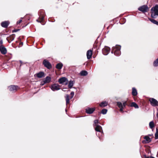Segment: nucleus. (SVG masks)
I'll return each mask as SVG.
<instances>
[{
    "instance_id": "e433bc0d",
    "label": "nucleus",
    "mask_w": 158,
    "mask_h": 158,
    "mask_svg": "<svg viewBox=\"0 0 158 158\" xmlns=\"http://www.w3.org/2000/svg\"><path fill=\"white\" fill-rule=\"evenodd\" d=\"M145 158H155L153 157L150 156H148V157H146Z\"/></svg>"
},
{
    "instance_id": "2eb2a0df",
    "label": "nucleus",
    "mask_w": 158,
    "mask_h": 158,
    "mask_svg": "<svg viewBox=\"0 0 158 158\" xmlns=\"http://www.w3.org/2000/svg\"><path fill=\"white\" fill-rule=\"evenodd\" d=\"M0 51L1 53L3 54H5L6 53L7 50L6 48L2 46L0 47Z\"/></svg>"
},
{
    "instance_id": "c756f323",
    "label": "nucleus",
    "mask_w": 158,
    "mask_h": 158,
    "mask_svg": "<svg viewBox=\"0 0 158 158\" xmlns=\"http://www.w3.org/2000/svg\"><path fill=\"white\" fill-rule=\"evenodd\" d=\"M107 110L106 109H103L102 110L101 113L103 114H106L107 112Z\"/></svg>"
},
{
    "instance_id": "37998d69",
    "label": "nucleus",
    "mask_w": 158,
    "mask_h": 158,
    "mask_svg": "<svg viewBox=\"0 0 158 158\" xmlns=\"http://www.w3.org/2000/svg\"><path fill=\"white\" fill-rule=\"evenodd\" d=\"M0 43H1V44H2V41H0Z\"/></svg>"
},
{
    "instance_id": "ea45409f",
    "label": "nucleus",
    "mask_w": 158,
    "mask_h": 158,
    "mask_svg": "<svg viewBox=\"0 0 158 158\" xmlns=\"http://www.w3.org/2000/svg\"><path fill=\"white\" fill-rule=\"evenodd\" d=\"M156 116H157V117L158 118V112L157 113Z\"/></svg>"
},
{
    "instance_id": "6e6552de",
    "label": "nucleus",
    "mask_w": 158,
    "mask_h": 158,
    "mask_svg": "<svg viewBox=\"0 0 158 158\" xmlns=\"http://www.w3.org/2000/svg\"><path fill=\"white\" fill-rule=\"evenodd\" d=\"M43 63L44 66L48 69H50L52 67V65L51 64L49 61L46 60H44Z\"/></svg>"
},
{
    "instance_id": "aec40b11",
    "label": "nucleus",
    "mask_w": 158,
    "mask_h": 158,
    "mask_svg": "<svg viewBox=\"0 0 158 158\" xmlns=\"http://www.w3.org/2000/svg\"><path fill=\"white\" fill-rule=\"evenodd\" d=\"M107 105L108 102L106 101L102 102L99 104L100 106L102 107H105Z\"/></svg>"
},
{
    "instance_id": "393cba45",
    "label": "nucleus",
    "mask_w": 158,
    "mask_h": 158,
    "mask_svg": "<svg viewBox=\"0 0 158 158\" xmlns=\"http://www.w3.org/2000/svg\"><path fill=\"white\" fill-rule=\"evenodd\" d=\"M80 74L81 76H85L87 75L88 73L86 71L83 70L81 72Z\"/></svg>"
},
{
    "instance_id": "dca6fc26",
    "label": "nucleus",
    "mask_w": 158,
    "mask_h": 158,
    "mask_svg": "<svg viewBox=\"0 0 158 158\" xmlns=\"http://www.w3.org/2000/svg\"><path fill=\"white\" fill-rule=\"evenodd\" d=\"M92 54V51L91 50H88L87 52V57L88 59H89L91 57Z\"/></svg>"
},
{
    "instance_id": "72a5a7b5",
    "label": "nucleus",
    "mask_w": 158,
    "mask_h": 158,
    "mask_svg": "<svg viewBox=\"0 0 158 158\" xmlns=\"http://www.w3.org/2000/svg\"><path fill=\"white\" fill-rule=\"evenodd\" d=\"M123 107H125V106L127 105V101H125V102H123Z\"/></svg>"
},
{
    "instance_id": "58836bf2",
    "label": "nucleus",
    "mask_w": 158,
    "mask_h": 158,
    "mask_svg": "<svg viewBox=\"0 0 158 158\" xmlns=\"http://www.w3.org/2000/svg\"><path fill=\"white\" fill-rule=\"evenodd\" d=\"M36 21H37V22H40V23L41 22H40V21H39L38 19H37V20H36Z\"/></svg>"
},
{
    "instance_id": "7ed1b4c3",
    "label": "nucleus",
    "mask_w": 158,
    "mask_h": 158,
    "mask_svg": "<svg viewBox=\"0 0 158 158\" xmlns=\"http://www.w3.org/2000/svg\"><path fill=\"white\" fill-rule=\"evenodd\" d=\"M58 81L60 84L65 85H67L68 82L67 79L65 77H63L60 78Z\"/></svg>"
},
{
    "instance_id": "1a4fd4ad",
    "label": "nucleus",
    "mask_w": 158,
    "mask_h": 158,
    "mask_svg": "<svg viewBox=\"0 0 158 158\" xmlns=\"http://www.w3.org/2000/svg\"><path fill=\"white\" fill-rule=\"evenodd\" d=\"M110 50V48L109 47H105L102 49V53L104 55H107L109 53Z\"/></svg>"
},
{
    "instance_id": "4468645a",
    "label": "nucleus",
    "mask_w": 158,
    "mask_h": 158,
    "mask_svg": "<svg viewBox=\"0 0 158 158\" xmlns=\"http://www.w3.org/2000/svg\"><path fill=\"white\" fill-rule=\"evenodd\" d=\"M9 23H10L8 21H5L1 23V25L2 27L6 28L8 26Z\"/></svg>"
},
{
    "instance_id": "5701e85b",
    "label": "nucleus",
    "mask_w": 158,
    "mask_h": 158,
    "mask_svg": "<svg viewBox=\"0 0 158 158\" xmlns=\"http://www.w3.org/2000/svg\"><path fill=\"white\" fill-rule=\"evenodd\" d=\"M44 73L43 72H40L37 74V76L38 78H41L44 76Z\"/></svg>"
},
{
    "instance_id": "bb28decb",
    "label": "nucleus",
    "mask_w": 158,
    "mask_h": 158,
    "mask_svg": "<svg viewBox=\"0 0 158 158\" xmlns=\"http://www.w3.org/2000/svg\"><path fill=\"white\" fill-rule=\"evenodd\" d=\"M73 86V82L72 81H69L68 84V87L69 88H71Z\"/></svg>"
},
{
    "instance_id": "c85d7f7f",
    "label": "nucleus",
    "mask_w": 158,
    "mask_h": 158,
    "mask_svg": "<svg viewBox=\"0 0 158 158\" xmlns=\"http://www.w3.org/2000/svg\"><path fill=\"white\" fill-rule=\"evenodd\" d=\"M149 125L151 128H152L154 127V123L153 121L149 123Z\"/></svg>"
},
{
    "instance_id": "ddd939ff",
    "label": "nucleus",
    "mask_w": 158,
    "mask_h": 158,
    "mask_svg": "<svg viewBox=\"0 0 158 158\" xmlns=\"http://www.w3.org/2000/svg\"><path fill=\"white\" fill-rule=\"evenodd\" d=\"M145 140L143 141V143H147L150 142L151 141V139L148 136H146L144 137Z\"/></svg>"
},
{
    "instance_id": "4be33fe9",
    "label": "nucleus",
    "mask_w": 158,
    "mask_h": 158,
    "mask_svg": "<svg viewBox=\"0 0 158 158\" xmlns=\"http://www.w3.org/2000/svg\"><path fill=\"white\" fill-rule=\"evenodd\" d=\"M148 19L152 23L158 25V22L152 19L148 18Z\"/></svg>"
},
{
    "instance_id": "cd10ccee",
    "label": "nucleus",
    "mask_w": 158,
    "mask_h": 158,
    "mask_svg": "<svg viewBox=\"0 0 158 158\" xmlns=\"http://www.w3.org/2000/svg\"><path fill=\"white\" fill-rule=\"evenodd\" d=\"M153 65L154 66L156 67L158 65V58L155 60L153 62Z\"/></svg>"
},
{
    "instance_id": "2f4dec72",
    "label": "nucleus",
    "mask_w": 158,
    "mask_h": 158,
    "mask_svg": "<svg viewBox=\"0 0 158 158\" xmlns=\"http://www.w3.org/2000/svg\"><path fill=\"white\" fill-rule=\"evenodd\" d=\"M40 19L42 21L43 20L44 18V16L43 15H40Z\"/></svg>"
},
{
    "instance_id": "f257e3e1",
    "label": "nucleus",
    "mask_w": 158,
    "mask_h": 158,
    "mask_svg": "<svg viewBox=\"0 0 158 158\" xmlns=\"http://www.w3.org/2000/svg\"><path fill=\"white\" fill-rule=\"evenodd\" d=\"M121 47L119 45H116L115 47H113L112 48V51L111 53H113L117 56H119L120 55V49Z\"/></svg>"
},
{
    "instance_id": "473e14b6",
    "label": "nucleus",
    "mask_w": 158,
    "mask_h": 158,
    "mask_svg": "<svg viewBox=\"0 0 158 158\" xmlns=\"http://www.w3.org/2000/svg\"><path fill=\"white\" fill-rule=\"evenodd\" d=\"M23 18H21V19L19 20L17 22V24H20L22 22V19Z\"/></svg>"
},
{
    "instance_id": "c9c22d12",
    "label": "nucleus",
    "mask_w": 158,
    "mask_h": 158,
    "mask_svg": "<svg viewBox=\"0 0 158 158\" xmlns=\"http://www.w3.org/2000/svg\"><path fill=\"white\" fill-rule=\"evenodd\" d=\"M120 108V111L123 112V109L124 107H121V108Z\"/></svg>"
},
{
    "instance_id": "a211bd4d",
    "label": "nucleus",
    "mask_w": 158,
    "mask_h": 158,
    "mask_svg": "<svg viewBox=\"0 0 158 158\" xmlns=\"http://www.w3.org/2000/svg\"><path fill=\"white\" fill-rule=\"evenodd\" d=\"M95 130L97 132V135H98L99 136L100 135H102V129H95Z\"/></svg>"
},
{
    "instance_id": "9d476101",
    "label": "nucleus",
    "mask_w": 158,
    "mask_h": 158,
    "mask_svg": "<svg viewBox=\"0 0 158 158\" xmlns=\"http://www.w3.org/2000/svg\"><path fill=\"white\" fill-rule=\"evenodd\" d=\"M95 109L94 107L91 108L88 107L85 109V112L87 114H91L93 113Z\"/></svg>"
},
{
    "instance_id": "f03ea898",
    "label": "nucleus",
    "mask_w": 158,
    "mask_h": 158,
    "mask_svg": "<svg viewBox=\"0 0 158 158\" xmlns=\"http://www.w3.org/2000/svg\"><path fill=\"white\" fill-rule=\"evenodd\" d=\"M151 16L152 18H156L158 16V6L152 7L151 9Z\"/></svg>"
},
{
    "instance_id": "20e7f679",
    "label": "nucleus",
    "mask_w": 158,
    "mask_h": 158,
    "mask_svg": "<svg viewBox=\"0 0 158 158\" xmlns=\"http://www.w3.org/2000/svg\"><path fill=\"white\" fill-rule=\"evenodd\" d=\"M148 7L147 5H144L140 6L138 9V10L143 13L147 12L148 10Z\"/></svg>"
},
{
    "instance_id": "b1692460",
    "label": "nucleus",
    "mask_w": 158,
    "mask_h": 158,
    "mask_svg": "<svg viewBox=\"0 0 158 158\" xmlns=\"http://www.w3.org/2000/svg\"><path fill=\"white\" fill-rule=\"evenodd\" d=\"M63 65V64L61 63H58L56 64V68L58 69H61Z\"/></svg>"
},
{
    "instance_id": "4c0bfd02",
    "label": "nucleus",
    "mask_w": 158,
    "mask_h": 158,
    "mask_svg": "<svg viewBox=\"0 0 158 158\" xmlns=\"http://www.w3.org/2000/svg\"><path fill=\"white\" fill-rule=\"evenodd\" d=\"M14 40V38H11V41L13 40Z\"/></svg>"
},
{
    "instance_id": "f704fd0d",
    "label": "nucleus",
    "mask_w": 158,
    "mask_h": 158,
    "mask_svg": "<svg viewBox=\"0 0 158 158\" xmlns=\"http://www.w3.org/2000/svg\"><path fill=\"white\" fill-rule=\"evenodd\" d=\"M19 30V29H15L12 32H16Z\"/></svg>"
},
{
    "instance_id": "a19ab883",
    "label": "nucleus",
    "mask_w": 158,
    "mask_h": 158,
    "mask_svg": "<svg viewBox=\"0 0 158 158\" xmlns=\"http://www.w3.org/2000/svg\"><path fill=\"white\" fill-rule=\"evenodd\" d=\"M65 89V88L63 89V91H65V89Z\"/></svg>"
},
{
    "instance_id": "79ce46f5",
    "label": "nucleus",
    "mask_w": 158,
    "mask_h": 158,
    "mask_svg": "<svg viewBox=\"0 0 158 158\" xmlns=\"http://www.w3.org/2000/svg\"><path fill=\"white\" fill-rule=\"evenodd\" d=\"M19 61L21 64L22 63V61L21 60H20Z\"/></svg>"
},
{
    "instance_id": "412c9836",
    "label": "nucleus",
    "mask_w": 158,
    "mask_h": 158,
    "mask_svg": "<svg viewBox=\"0 0 158 158\" xmlns=\"http://www.w3.org/2000/svg\"><path fill=\"white\" fill-rule=\"evenodd\" d=\"M132 95L134 96H135L137 95V91L135 88H132Z\"/></svg>"
},
{
    "instance_id": "423d86ee",
    "label": "nucleus",
    "mask_w": 158,
    "mask_h": 158,
    "mask_svg": "<svg viewBox=\"0 0 158 158\" xmlns=\"http://www.w3.org/2000/svg\"><path fill=\"white\" fill-rule=\"evenodd\" d=\"M149 101L151 104L153 106H155L158 105V102L153 98H150L149 99Z\"/></svg>"
},
{
    "instance_id": "39448f33",
    "label": "nucleus",
    "mask_w": 158,
    "mask_h": 158,
    "mask_svg": "<svg viewBox=\"0 0 158 158\" xmlns=\"http://www.w3.org/2000/svg\"><path fill=\"white\" fill-rule=\"evenodd\" d=\"M50 88L53 91H57L60 89V85L57 84H54L52 85Z\"/></svg>"
},
{
    "instance_id": "f8f14e48",
    "label": "nucleus",
    "mask_w": 158,
    "mask_h": 158,
    "mask_svg": "<svg viewBox=\"0 0 158 158\" xmlns=\"http://www.w3.org/2000/svg\"><path fill=\"white\" fill-rule=\"evenodd\" d=\"M93 125L94 128H102V127L98 125V121L97 119L94 120Z\"/></svg>"
},
{
    "instance_id": "9b49d317",
    "label": "nucleus",
    "mask_w": 158,
    "mask_h": 158,
    "mask_svg": "<svg viewBox=\"0 0 158 158\" xmlns=\"http://www.w3.org/2000/svg\"><path fill=\"white\" fill-rule=\"evenodd\" d=\"M18 87V86L15 85H10L8 87L10 90L12 92L16 91Z\"/></svg>"
},
{
    "instance_id": "6ab92c4d",
    "label": "nucleus",
    "mask_w": 158,
    "mask_h": 158,
    "mask_svg": "<svg viewBox=\"0 0 158 158\" xmlns=\"http://www.w3.org/2000/svg\"><path fill=\"white\" fill-rule=\"evenodd\" d=\"M130 106L131 107H134L135 109H138L139 107L138 105L135 102H132L130 104Z\"/></svg>"
},
{
    "instance_id": "f3484780",
    "label": "nucleus",
    "mask_w": 158,
    "mask_h": 158,
    "mask_svg": "<svg viewBox=\"0 0 158 158\" xmlns=\"http://www.w3.org/2000/svg\"><path fill=\"white\" fill-rule=\"evenodd\" d=\"M51 80V78L49 76L46 77L44 81V84L48 83L50 82Z\"/></svg>"
},
{
    "instance_id": "0eeeda50",
    "label": "nucleus",
    "mask_w": 158,
    "mask_h": 158,
    "mask_svg": "<svg viewBox=\"0 0 158 158\" xmlns=\"http://www.w3.org/2000/svg\"><path fill=\"white\" fill-rule=\"evenodd\" d=\"M74 94V93L73 91H72L70 93V95H71V97L70 98H69V95L68 94L66 95V103L67 105V104L69 103V100L70 99H72L73 97Z\"/></svg>"
},
{
    "instance_id": "7c9ffc66",
    "label": "nucleus",
    "mask_w": 158,
    "mask_h": 158,
    "mask_svg": "<svg viewBox=\"0 0 158 158\" xmlns=\"http://www.w3.org/2000/svg\"><path fill=\"white\" fill-rule=\"evenodd\" d=\"M155 138L158 139V129H156V132L155 134Z\"/></svg>"
},
{
    "instance_id": "a878e982",
    "label": "nucleus",
    "mask_w": 158,
    "mask_h": 158,
    "mask_svg": "<svg viewBox=\"0 0 158 158\" xmlns=\"http://www.w3.org/2000/svg\"><path fill=\"white\" fill-rule=\"evenodd\" d=\"M117 106L119 108H121L123 107V105L122 103L121 102H117Z\"/></svg>"
}]
</instances>
